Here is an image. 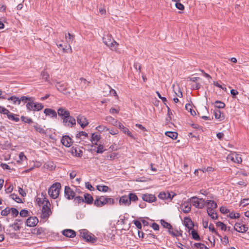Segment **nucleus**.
Masks as SVG:
<instances>
[{"instance_id":"obj_50","label":"nucleus","mask_w":249,"mask_h":249,"mask_svg":"<svg viewBox=\"0 0 249 249\" xmlns=\"http://www.w3.org/2000/svg\"><path fill=\"white\" fill-rule=\"evenodd\" d=\"M19 213L20 216L23 217H26L29 215L28 211L25 209L22 210Z\"/></svg>"},{"instance_id":"obj_14","label":"nucleus","mask_w":249,"mask_h":249,"mask_svg":"<svg viewBox=\"0 0 249 249\" xmlns=\"http://www.w3.org/2000/svg\"><path fill=\"white\" fill-rule=\"evenodd\" d=\"M77 122L83 128L85 127L89 124V122L87 118L85 116L80 115L77 116Z\"/></svg>"},{"instance_id":"obj_32","label":"nucleus","mask_w":249,"mask_h":249,"mask_svg":"<svg viewBox=\"0 0 249 249\" xmlns=\"http://www.w3.org/2000/svg\"><path fill=\"white\" fill-rule=\"evenodd\" d=\"M128 197H129V200L130 201V204L131 202H137L139 198L137 196L135 193H130L128 195Z\"/></svg>"},{"instance_id":"obj_45","label":"nucleus","mask_w":249,"mask_h":249,"mask_svg":"<svg viewBox=\"0 0 249 249\" xmlns=\"http://www.w3.org/2000/svg\"><path fill=\"white\" fill-rule=\"evenodd\" d=\"M209 229L210 231H211L212 233H214L216 235L218 236L219 237H221V236L219 234V233L217 232L216 230L215 229L214 226L213 224H210L209 226Z\"/></svg>"},{"instance_id":"obj_33","label":"nucleus","mask_w":249,"mask_h":249,"mask_svg":"<svg viewBox=\"0 0 249 249\" xmlns=\"http://www.w3.org/2000/svg\"><path fill=\"white\" fill-rule=\"evenodd\" d=\"M205 204L207 205H210V206L208 207V208H211L212 210L216 209L217 207V203L215 202L213 200H207L205 202Z\"/></svg>"},{"instance_id":"obj_12","label":"nucleus","mask_w":249,"mask_h":249,"mask_svg":"<svg viewBox=\"0 0 249 249\" xmlns=\"http://www.w3.org/2000/svg\"><path fill=\"white\" fill-rule=\"evenodd\" d=\"M57 114L62 119L65 117H69L70 115V112L66 108L61 107L57 109Z\"/></svg>"},{"instance_id":"obj_46","label":"nucleus","mask_w":249,"mask_h":249,"mask_svg":"<svg viewBox=\"0 0 249 249\" xmlns=\"http://www.w3.org/2000/svg\"><path fill=\"white\" fill-rule=\"evenodd\" d=\"M216 226L220 227L221 229L223 231H226L227 230V228L225 224L223 222L219 221L216 223Z\"/></svg>"},{"instance_id":"obj_49","label":"nucleus","mask_w":249,"mask_h":249,"mask_svg":"<svg viewBox=\"0 0 249 249\" xmlns=\"http://www.w3.org/2000/svg\"><path fill=\"white\" fill-rule=\"evenodd\" d=\"M10 213V208L7 207L5 209L1 211L0 214L2 216H7Z\"/></svg>"},{"instance_id":"obj_11","label":"nucleus","mask_w":249,"mask_h":249,"mask_svg":"<svg viewBox=\"0 0 249 249\" xmlns=\"http://www.w3.org/2000/svg\"><path fill=\"white\" fill-rule=\"evenodd\" d=\"M180 209L184 213H188L191 210V204L189 200L184 201L180 205Z\"/></svg>"},{"instance_id":"obj_10","label":"nucleus","mask_w":249,"mask_h":249,"mask_svg":"<svg viewBox=\"0 0 249 249\" xmlns=\"http://www.w3.org/2000/svg\"><path fill=\"white\" fill-rule=\"evenodd\" d=\"M38 222L37 218L36 216H30L26 221V225L27 227H33L36 226Z\"/></svg>"},{"instance_id":"obj_7","label":"nucleus","mask_w":249,"mask_h":249,"mask_svg":"<svg viewBox=\"0 0 249 249\" xmlns=\"http://www.w3.org/2000/svg\"><path fill=\"white\" fill-rule=\"evenodd\" d=\"M64 195L66 198L69 200L73 199L75 196V193L70 187L66 186L64 190Z\"/></svg>"},{"instance_id":"obj_63","label":"nucleus","mask_w":249,"mask_h":249,"mask_svg":"<svg viewBox=\"0 0 249 249\" xmlns=\"http://www.w3.org/2000/svg\"><path fill=\"white\" fill-rule=\"evenodd\" d=\"M176 7L179 10H182L184 9V5L180 2H176Z\"/></svg>"},{"instance_id":"obj_57","label":"nucleus","mask_w":249,"mask_h":249,"mask_svg":"<svg viewBox=\"0 0 249 249\" xmlns=\"http://www.w3.org/2000/svg\"><path fill=\"white\" fill-rule=\"evenodd\" d=\"M221 238V237H220ZM223 244L226 246L229 243V239L227 236H225L223 238H221Z\"/></svg>"},{"instance_id":"obj_35","label":"nucleus","mask_w":249,"mask_h":249,"mask_svg":"<svg viewBox=\"0 0 249 249\" xmlns=\"http://www.w3.org/2000/svg\"><path fill=\"white\" fill-rule=\"evenodd\" d=\"M214 117L216 119L223 120L224 118V117L223 115L221 116L222 113L220 111V110L217 108L214 110Z\"/></svg>"},{"instance_id":"obj_43","label":"nucleus","mask_w":249,"mask_h":249,"mask_svg":"<svg viewBox=\"0 0 249 249\" xmlns=\"http://www.w3.org/2000/svg\"><path fill=\"white\" fill-rule=\"evenodd\" d=\"M185 108L186 110L189 111L192 115L195 116L196 115L195 111L192 108V106L190 104H187L185 105Z\"/></svg>"},{"instance_id":"obj_16","label":"nucleus","mask_w":249,"mask_h":249,"mask_svg":"<svg viewBox=\"0 0 249 249\" xmlns=\"http://www.w3.org/2000/svg\"><path fill=\"white\" fill-rule=\"evenodd\" d=\"M63 145L66 147H70L72 144V140L68 136H64L61 141Z\"/></svg>"},{"instance_id":"obj_40","label":"nucleus","mask_w":249,"mask_h":249,"mask_svg":"<svg viewBox=\"0 0 249 249\" xmlns=\"http://www.w3.org/2000/svg\"><path fill=\"white\" fill-rule=\"evenodd\" d=\"M65 38L66 39V41L70 43H71L74 38V36L73 35H72L70 33H68V35H65Z\"/></svg>"},{"instance_id":"obj_15","label":"nucleus","mask_w":249,"mask_h":249,"mask_svg":"<svg viewBox=\"0 0 249 249\" xmlns=\"http://www.w3.org/2000/svg\"><path fill=\"white\" fill-rule=\"evenodd\" d=\"M119 203L120 205L129 206L130 205V201L128 196L124 195L120 197L119 199Z\"/></svg>"},{"instance_id":"obj_55","label":"nucleus","mask_w":249,"mask_h":249,"mask_svg":"<svg viewBox=\"0 0 249 249\" xmlns=\"http://www.w3.org/2000/svg\"><path fill=\"white\" fill-rule=\"evenodd\" d=\"M158 197L161 199H167V193L165 192H161L158 195Z\"/></svg>"},{"instance_id":"obj_31","label":"nucleus","mask_w":249,"mask_h":249,"mask_svg":"<svg viewBox=\"0 0 249 249\" xmlns=\"http://www.w3.org/2000/svg\"><path fill=\"white\" fill-rule=\"evenodd\" d=\"M44 107V106L42 104L37 102H35L33 106V111H39L42 109Z\"/></svg>"},{"instance_id":"obj_58","label":"nucleus","mask_w":249,"mask_h":249,"mask_svg":"<svg viewBox=\"0 0 249 249\" xmlns=\"http://www.w3.org/2000/svg\"><path fill=\"white\" fill-rule=\"evenodd\" d=\"M85 136V137H87L88 136V134L84 132V131H81L79 133H78V134H76V137L77 138H80L81 136Z\"/></svg>"},{"instance_id":"obj_39","label":"nucleus","mask_w":249,"mask_h":249,"mask_svg":"<svg viewBox=\"0 0 249 249\" xmlns=\"http://www.w3.org/2000/svg\"><path fill=\"white\" fill-rule=\"evenodd\" d=\"M34 104H35V102H34L33 99L31 101H28L27 103L26 108L28 111H33Z\"/></svg>"},{"instance_id":"obj_60","label":"nucleus","mask_w":249,"mask_h":249,"mask_svg":"<svg viewBox=\"0 0 249 249\" xmlns=\"http://www.w3.org/2000/svg\"><path fill=\"white\" fill-rule=\"evenodd\" d=\"M115 203V199L112 198L107 197V204L112 205Z\"/></svg>"},{"instance_id":"obj_22","label":"nucleus","mask_w":249,"mask_h":249,"mask_svg":"<svg viewBox=\"0 0 249 249\" xmlns=\"http://www.w3.org/2000/svg\"><path fill=\"white\" fill-rule=\"evenodd\" d=\"M84 202L87 204H91L93 203V197L88 193H85L84 195Z\"/></svg>"},{"instance_id":"obj_6","label":"nucleus","mask_w":249,"mask_h":249,"mask_svg":"<svg viewBox=\"0 0 249 249\" xmlns=\"http://www.w3.org/2000/svg\"><path fill=\"white\" fill-rule=\"evenodd\" d=\"M50 206L44 205L42 209L41 218L44 219H47L52 214V211L50 208Z\"/></svg>"},{"instance_id":"obj_21","label":"nucleus","mask_w":249,"mask_h":249,"mask_svg":"<svg viewBox=\"0 0 249 249\" xmlns=\"http://www.w3.org/2000/svg\"><path fill=\"white\" fill-rule=\"evenodd\" d=\"M228 158L231 159L232 161L237 163H241L242 161L241 157L236 154H232L231 156H229Z\"/></svg>"},{"instance_id":"obj_20","label":"nucleus","mask_w":249,"mask_h":249,"mask_svg":"<svg viewBox=\"0 0 249 249\" xmlns=\"http://www.w3.org/2000/svg\"><path fill=\"white\" fill-rule=\"evenodd\" d=\"M63 234L68 237H74L76 235V232L73 230L67 229L63 231Z\"/></svg>"},{"instance_id":"obj_18","label":"nucleus","mask_w":249,"mask_h":249,"mask_svg":"<svg viewBox=\"0 0 249 249\" xmlns=\"http://www.w3.org/2000/svg\"><path fill=\"white\" fill-rule=\"evenodd\" d=\"M184 223L185 226L188 229L189 231H190L193 229L194 226V223L190 217H185Z\"/></svg>"},{"instance_id":"obj_36","label":"nucleus","mask_w":249,"mask_h":249,"mask_svg":"<svg viewBox=\"0 0 249 249\" xmlns=\"http://www.w3.org/2000/svg\"><path fill=\"white\" fill-rule=\"evenodd\" d=\"M7 99L8 100H11L13 102V104L15 105L20 104V100H19V97H16L15 96H11L9 98H8Z\"/></svg>"},{"instance_id":"obj_64","label":"nucleus","mask_w":249,"mask_h":249,"mask_svg":"<svg viewBox=\"0 0 249 249\" xmlns=\"http://www.w3.org/2000/svg\"><path fill=\"white\" fill-rule=\"evenodd\" d=\"M134 67L138 71L140 72L141 71V66L139 63H135Z\"/></svg>"},{"instance_id":"obj_54","label":"nucleus","mask_w":249,"mask_h":249,"mask_svg":"<svg viewBox=\"0 0 249 249\" xmlns=\"http://www.w3.org/2000/svg\"><path fill=\"white\" fill-rule=\"evenodd\" d=\"M249 204V198L243 199L240 202V205L244 207Z\"/></svg>"},{"instance_id":"obj_19","label":"nucleus","mask_w":249,"mask_h":249,"mask_svg":"<svg viewBox=\"0 0 249 249\" xmlns=\"http://www.w3.org/2000/svg\"><path fill=\"white\" fill-rule=\"evenodd\" d=\"M44 113L46 116H50L52 118H56L57 112H56L54 110L51 108H45L44 110Z\"/></svg>"},{"instance_id":"obj_23","label":"nucleus","mask_w":249,"mask_h":249,"mask_svg":"<svg viewBox=\"0 0 249 249\" xmlns=\"http://www.w3.org/2000/svg\"><path fill=\"white\" fill-rule=\"evenodd\" d=\"M207 211L208 215L213 219H216L218 218V215L215 212L214 210H212L211 208H207Z\"/></svg>"},{"instance_id":"obj_47","label":"nucleus","mask_w":249,"mask_h":249,"mask_svg":"<svg viewBox=\"0 0 249 249\" xmlns=\"http://www.w3.org/2000/svg\"><path fill=\"white\" fill-rule=\"evenodd\" d=\"M10 213L11 215L14 217H17L19 213L18 210L15 208H10Z\"/></svg>"},{"instance_id":"obj_2","label":"nucleus","mask_w":249,"mask_h":249,"mask_svg":"<svg viewBox=\"0 0 249 249\" xmlns=\"http://www.w3.org/2000/svg\"><path fill=\"white\" fill-rule=\"evenodd\" d=\"M102 39L104 44L109 47L112 50H116L118 44L113 39L111 35H105L103 37Z\"/></svg>"},{"instance_id":"obj_26","label":"nucleus","mask_w":249,"mask_h":249,"mask_svg":"<svg viewBox=\"0 0 249 249\" xmlns=\"http://www.w3.org/2000/svg\"><path fill=\"white\" fill-rule=\"evenodd\" d=\"M105 120L109 123L111 124L112 125L115 126L116 125L117 123H118V121L115 119L111 116H107L105 118Z\"/></svg>"},{"instance_id":"obj_56","label":"nucleus","mask_w":249,"mask_h":249,"mask_svg":"<svg viewBox=\"0 0 249 249\" xmlns=\"http://www.w3.org/2000/svg\"><path fill=\"white\" fill-rule=\"evenodd\" d=\"M105 150L104 149V146L102 144H99L96 150L97 153H102Z\"/></svg>"},{"instance_id":"obj_5","label":"nucleus","mask_w":249,"mask_h":249,"mask_svg":"<svg viewBox=\"0 0 249 249\" xmlns=\"http://www.w3.org/2000/svg\"><path fill=\"white\" fill-rule=\"evenodd\" d=\"M107 197L105 196H96L94 201V205L98 207H101L107 204Z\"/></svg>"},{"instance_id":"obj_9","label":"nucleus","mask_w":249,"mask_h":249,"mask_svg":"<svg viewBox=\"0 0 249 249\" xmlns=\"http://www.w3.org/2000/svg\"><path fill=\"white\" fill-rule=\"evenodd\" d=\"M188 200L196 208L202 209L204 207V204L200 203L198 198L196 196L192 197Z\"/></svg>"},{"instance_id":"obj_41","label":"nucleus","mask_w":249,"mask_h":249,"mask_svg":"<svg viewBox=\"0 0 249 249\" xmlns=\"http://www.w3.org/2000/svg\"><path fill=\"white\" fill-rule=\"evenodd\" d=\"M9 227H12L15 231H18L21 228V227L20 225L17 224V223H15V222L13 224H10L9 225Z\"/></svg>"},{"instance_id":"obj_24","label":"nucleus","mask_w":249,"mask_h":249,"mask_svg":"<svg viewBox=\"0 0 249 249\" xmlns=\"http://www.w3.org/2000/svg\"><path fill=\"white\" fill-rule=\"evenodd\" d=\"M7 117L9 120L18 122L19 121V119L18 117V115L14 114L9 111L8 113H6Z\"/></svg>"},{"instance_id":"obj_13","label":"nucleus","mask_w":249,"mask_h":249,"mask_svg":"<svg viewBox=\"0 0 249 249\" xmlns=\"http://www.w3.org/2000/svg\"><path fill=\"white\" fill-rule=\"evenodd\" d=\"M142 199L144 201L148 203H152L155 202L157 200V198L155 196V195L149 194H142Z\"/></svg>"},{"instance_id":"obj_44","label":"nucleus","mask_w":249,"mask_h":249,"mask_svg":"<svg viewBox=\"0 0 249 249\" xmlns=\"http://www.w3.org/2000/svg\"><path fill=\"white\" fill-rule=\"evenodd\" d=\"M33 97H27L24 96H22L20 98H19V100H20V103L21 101L24 103H27L28 101H31Z\"/></svg>"},{"instance_id":"obj_27","label":"nucleus","mask_w":249,"mask_h":249,"mask_svg":"<svg viewBox=\"0 0 249 249\" xmlns=\"http://www.w3.org/2000/svg\"><path fill=\"white\" fill-rule=\"evenodd\" d=\"M165 134L166 136L171 138L173 140H176L178 136L177 132L173 131H167Z\"/></svg>"},{"instance_id":"obj_1","label":"nucleus","mask_w":249,"mask_h":249,"mask_svg":"<svg viewBox=\"0 0 249 249\" xmlns=\"http://www.w3.org/2000/svg\"><path fill=\"white\" fill-rule=\"evenodd\" d=\"M61 184L59 182L53 183L49 189L48 194L51 197L55 199L58 197L61 189Z\"/></svg>"},{"instance_id":"obj_30","label":"nucleus","mask_w":249,"mask_h":249,"mask_svg":"<svg viewBox=\"0 0 249 249\" xmlns=\"http://www.w3.org/2000/svg\"><path fill=\"white\" fill-rule=\"evenodd\" d=\"M191 234L192 236L193 239L196 241H200L201 240L200 237L197 231L193 229L191 230Z\"/></svg>"},{"instance_id":"obj_62","label":"nucleus","mask_w":249,"mask_h":249,"mask_svg":"<svg viewBox=\"0 0 249 249\" xmlns=\"http://www.w3.org/2000/svg\"><path fill=\"white\" fill-rule=\"evenodd\" d=\"M134 223L135 225V226L137 227V228L138 229H142V224L141 222L139 220H134Z\"/></svg>"},{"instance_id":"obj_37","label":"nucleus","mask_w":249,"mask_h":249,"mask_svg":"<svg viewBox=\"0 0 249 249\" xmlns=\"http://www.w3.org/2000/svg\"><path fill=\"white\" fill-rule=\"evenodd\" d=\"M10 197L18 203H22V199L16 194H12L10 195Z\"/></svg>"},{"instance_id":"obj_59","label":"nucleus","mask_w":249,"mask_h":249,"mask_svg":"<svg viewBox=\"0 0 249 249\" xmlns=\"http://www.w3.org/2000/svg\"><path fill=\"white\" fill-rule=\"evenodd\" d=\"M220 211L221 213L225 214L230 213V211L226 209V207L222 206L220 208Z\"/></svg>"},{"instance_id":"obj_52","label":"nucleus","mask_w":249,"mask_h":249,"mask_svg":"<svg viewBox=\"0 0 249 249\" xmlns=\"http://www.w3.org/2000/svg\"><path fill=\"white\" fill-rule=\"evenodd\" d=\"M42 78L47 81L49 78V75L47 71H43L41 73Z\"/></svg>"},{"instance_id":"obj_51","label":"nucleus","mask_w":249,"mask_h":249,"mask_svg":"<svg viewBox=\"0 0 249 249\" xmlns=\"http://www.w3.org/2000/svg\"><path fill=\"white\" fill-rule=\"evenodd\" d=\"M74 202L75 203H77L78 204L84 202V198L82 196H75L73 198Z\"/></svg>"},{"instance_id":"obj_34","label":"nucleus","mask_w":249,"mask_h":249,"mask_svg":"<svg viewBox=\"0 0 249 249\" xmlns=\"http://www.w3.org/2000/svg\"><path fill=\"white\" fill-rule=\"evenodd\" d=\"M96 188L99 191L102 192H107L110 190L109 188L106 185H99L97 186Z\"/></svg>"},{"instance_id":"obj_4","label":"nucleus","mask_w":249,"mask_h":249,"mask_svg":"<svg viewBox=\"0 0 249 249\" xmlns=\"http://www.w3.org/2000/svg\"><path fill=\"white\" fill-rule=\"evenodd\" d=\"M62 120L63 121V124L65 126L72 127L76 124L75 118L71 116V115L69 117L62 119Z\"/></svg>"},{"instance_id":"obj_38","label":"nucleus","mask_w":249,"mask_h":249,"mask_svg":"<svg viewBox=\"0 0 249 249\" xmlns=\"http://www.w3.org/2000/svg\"><path fill=\"white\" fill-rule=\"evenodd\" d=\"M160 223L161 225L165 228L168 229V230H171L172 229V225L168 223L167 222L165 221L164 220H160Z\"/></svg>"},{"instance_id":"obj_42","label":"nucleus","mask_w":249,"mask_h":249,"mask_svg":"<svg viewBox=\"0 0 249 249\" xmlns=\"http://www.w3.org/2000/svg\"><path fill=\"white\" fill-rule=\"evenodd\" d=\"M215 104V107L217 109L223 108L225 107V104L220 101H216L214 103Z\"/></svg>"},{"instance_id":"obj_29","label":"nucleus","mask_w":249,"mask_h":249,"mask_svg":"<svg viewBox=\"0 0 249 249\" xmlns=\"http://www.w3.org/2000/svg\"><path fill=\"white\" fill-rule=\"evenodd\" d=\"M34 127L35 130L42 134H45L46 133V131L44 128L40 125H38L36 124V125H34Z\"/></svg>"},{"instance_id":"obj_28","label":"nucleus","mask_w":249,"mask_h":249,"mask_svg":"<svg viewBox=\"0 0 249 249\" xmlns=\"http://www.w3.org/2000/svg\"><path fill=\"white\" fill-rule=\"evenodd\" d=\"M192 247H195L196 248H199L200 249H208V248L204 244L201 243H195L192 244V242H190Z\"/></svg>"},{"instance_id":"obj_25","label":"nucleus","mask_w":249,"mask_h":249,"mask_svg":"<svg viewBox=\"0 0 249 249\" xmlns=\"http://www.w3.org/2000/svg\"><path fill=\"white\" fill-rule=\"evenodd\" d=\"M100 139V135L96 134L95 133H92L90 140L93 144L97 145V143Z\"/></svg>"},{"instance_id":"obj_48","label":"nucleus","mask_w":249,"mask_h":249,"mask_svg":"<svg viewBox=\"0 0 249 249\" xmlns=\"http://www.w3.org/2000/svg\"><path fill=\"white\" fill-rule=\"evenodd\" d=\"M21 120L22 122H23L25 123L30 124V123H33L32 119L28 117L22 116L21 117Z\"/></svg>"},{"instance_id":"obj_8","label":"nucleus","mask_w":249,"mask_h":249,"mask_svg":"<svg viewBox=\"0 0 249 249\" xmlns=\"http://www.w3.org/2000/svg\"><path fill=\"white\" fill-rule=\"evenodd\" d=\"M55 87L57 89L65 95H69L70 92L68 91L67 88V86L65 83H61L60 82H56Z\"/></svg>"},{"instance_id":"obj_3","label":"nucleus","mask_w":249,"mask_h":249,"mask_svg":"<svg viewBox=\"0 0 249 249\" xmlns=\"http://www.w3.org/2000/svg\"><path fill=\"white\" fill-rule=\"evenodd\" d=\"M80 236L86 241L94 243L96 239L94 235L89 234L87 230H82L80 231Z\"/></svg>"},{"instance_id":"obj_53","label":"nucleus","mask_w":249,"mask_h":249,"mask_svg":"<svg viewBox=\"0 0 249 249\" xmlns=\"http://www.w3.org/2000/svg\"><path fill=\"white\" fill-rule=\"evenodd\" d=\"M96 129L99 131H105L109 130V129L107 128L106 126L102 125L98 126L96 127Z\"/></svg>"},{"instance_id":"obj_61","label":"nucleus","mask_w":249,"mask_h":249,"mask_svg":"<svg viewBox=\"0 0 249 249\" xmlns=\"http://www.w3.org/2000/svg\"><path fill=\"white\" fill-rule=\"evenodd\" d=\"M146 238H157V236L154 234L153 233H151V231H150L149 232L146 234Z\"/></svg>"},{"instance_id":"obj_17","label":"nucleus","mask_w":249,"mask_h":249,"mask_svg":"<svg viewBox=\"0 0 249 249\" xmlns=\"http://www.w3.org/2000/svg\"><path fill=\"white\" fill-rule=\"evenodd\" d=\"M234 230L238 232H245L248 229L245 225H242L239 223H236L234 227Z\"/></svg>"}]
</instances>
